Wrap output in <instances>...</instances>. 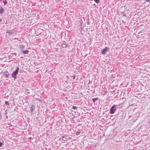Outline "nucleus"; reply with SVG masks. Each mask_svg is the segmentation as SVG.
Segmentation results:
<instances>
[{
	"mask_svg": "<svg viewBox=\"0 0 150 150\" xmlns=\"http://www.w3.org/2000/svg\"><path fill=\"white\" fill-rule=\"evenodd\" d=\"M19 69V67H18L16 70L14 71L12 74V76L14 78V79H15L16 78V75L18 73Z\"/></svg>",
	"mask_w": 150,
	"mask_h": 150,
	"instance_id": "nucleus-1",
	"label": "nucleus"
},
{
	"mask_svg": "<svg viewBox=\"0 0 150 150\" xmlns=\"http://www.w3.org/2000/svg\"><path fill=\"white\" fill-rule=\"evenodd\" d=\"M116 110V108L115 107V105H114L110 108V113L111 114H113Z\"/></svg>",
	"mask_w": 150,
	"mask_h": 150,
	"instance_id": "nucleus-2",
	"label": "nucleus"
},
{
	"mask_svg": "<svg viewBox=\"0 0 150 150\" xmlns=\"http://www.w3.org/2000/svg\"><path fill=\"white\" fill-rule=\"evenodd\" d=\"M108 48L105 47L104 48L101 50V53L103 54H105L106 52L108 50Z\"/></svg>",
	"mask_w": 150,
	"mask_h": 150,
	"instance_id": "nucleus-3",
	"label": "nucleus"
},
{
	"mask_svg": "<svg viewBox=\"0 0 150 150\" xmlns=\"http://www.w3.org/2000/svg\"><path fill=\"white\" fill-rule=\"evenodd\" d=\"M29 52L28 50H22V51L21 52V53H23V54H27Z\"/></svg>",
	"mask_w": 150,
	"mask_h": 150,
	"instance_id": "nucleus-4",
	"label": "nucleus"
},
{
	"mask_svg": "<svg viewBox=\"0 0 150 150\" xmlns=\"http://www.w3.org/2000/svg\"><path fill=\"white\" fill-rule=\"evenodd\" d=\"M9 76V74L8 72H6L5 74H4V76L5 77L8 78Z\"/></svg>",
	"mask_w": 150,
	"mask_h": 150,
	"instance_id": "nucleus-5",
	"label": "nucleus"
},
{
	"mask_svg": "<svg viewBox=\"0 0 150 150\" xmlns=\"http://www.w3.org/2000/svg\"><path fill=\"white\" fill-rule=\"evenodd\" d=\"M82 20H80L79 22V25H80V28L82 29L83 28V26L82 25Z\"/></svg>",
	"mask_w": 150,
	"mask_h": 150,
	"instance_id": "nucleus-6",
	"label": "nucleus"
},
{
	"mask_svg": "<svg viewBox=\"0 0 150 150\" xmlns=\"http://www.w3.org/2000/svg\"><path fill=\"white\" fill-rule=\"evenodd\" d=\"M4 9L2 8V7H1V8L0 9V13L1 14H2L4 11Z\"/></svg>",
	"mask_w": 150,
	"mask_h": 150,
	"instance_id": "nucleus-7",
	"label": "nucleus"
},
{
	"mask_svg": "<svg viewBox=\"0 0 150 150\" xmlns=\"http://www.w3.org/2000/svg\"><path fill=\"white\" fill-rule=\"evenodd\" d=\"M34 108H35V107L33 105H32L30 108V110H31V111L32 113L33 112V109H34Z\"/></svg>",
	"mask_w": 150,
	"mask_h": 150,
	"instance_id": "nucleus-8",
	"label": "nucleus"
},
{
	"mask_svg": "<svg viewBox=\"0 0 150 150\" xmlns=\"http://www.w3.org/2000/svg\"><path fill=\"white\" fill-rule=\"evenodd\" d=\"M25 46L23 45H20V48L22 49V50H23V49H24Z\"/></svg>",
	"mask_w": 150,
	"mask_h": 150,
	"instance_id": "nucleus-9",
	"label": "nucleus"
},
{
	"mask_svg": "<svg viewBox=\"0 0 150 150\" xmlns=\"http://www.w3.org/2000/svg\"><path fill=\"white\" fill-rule=\"evenodd\" d=\"M98 98H93L92 99V100L93 101V102H95V101L98 100Z\"/></svg>",
	"mask_w": 150,
	"mask_h": 150,
	"instance_id": "nucleus-10",
	"label": "nucleus"
},
{
	"mask_svg": "<svg viewBox=\"0 0 150 150\" xmlns=\"http://www.w3.org/2000/svg\"><path fill=\"white\" fill-rule=\"evenodd\" d=\"M7 33L9 34H13V33L10 30H8L7 31Z\"/></svg>",
	"mask_w": 150,
	"mask_h": 150,
	"instance_id": "nucleus-11",
	"label": "nucleus"
},
{
	"mask_svg": "<svg viewBox=\"0 0 150 150\" xmlns=\"http://www.w3.org/2000/svg\"><path fill=\"white\" fill-rule=\"evenodd\" d=\"M94 1L97 4L100 2V1L99 0H94Z\"/></svg>",
	"mask_w": 150,
	"mask_h": 150,
	"instance_id": "nucleus-12",
	"label": "nucleus"
},
{
	"mask_svg": "<svg viewBox=\"0 0 150 150\" xmlns=\"http://www.w3.org/2000/svg\"><path fill=\"white\" fill-rule=\"evenodd\" d=\"M3 3L4 5H6L7 4V2L6 0H3Z\"/></svg>",
	"mask_w": 150,
	"mask_h": 150,
	"instance_id": "nucleus-13",
	"label": "nucleus"
},
{
	"mask_svg": "<svg viewBox=\"0 0 150 150\" xmlns=\"http://www.w3.org/2000/svg\"><path fill=\"white\" fill-rule=\"evenodd\" d=\"M5 103L7 105H9V103H8V101H5Z\"/></svg>",
	"mask_w": 150,
	"mask_h": 150,
	"instance_id": "nucleus-14",
	"label": "nucleus"
},
{
	"mask_svg": "<svg viewBox=\"0 0 150 150\" xmlns=\"http://www.w3.org/2000/svg\"><path fill=\"white\" fill-rule=\"evenodd\" d=\"M76 106H73L72 107V109H76Z\"/></svg>",
	"mask_w": 150,
	"mask_h": 150,
	"instance_id": "nucleus-15",
	"label": "nucleus"
},
{
	"mask_svg": "<svg viewBox=\"0 0 150 150\" xmlns=\"http://www.w3.org/2000/svg\"><path fill=\"white\" fill-rule=\"evenodd\" d=\"M73 77V79H75V76H71V77Z\"/></svg>",
	"mask_w": 150,
	"mask_h": 150,
	"instance_id": "nucleus-16",
	"label": "nucleus"
},
{
	"mask_svg": "<svg viewBox=\"0 0 150 150\" xmlns=\"http://www.w3.org/2000/svg\"><path fill=\"white\" fill-rule=\"evenodd\" d=\"M3 144V143L0 142V147H1Z\"/></svg>",
	"mask_w": 150,
	"mask_h": 150,
	"instance_id": "nucleus-17",
	"label": "nucleus"
},
{
	"mask_svg": "<svg viewBox=\"0 0 150 150\" xmlns=\"http://www.w3.org/2000/svg\"><path fill=\"white\" fill-rule=\"evenodd\" d=\"M146 1L147 2H150V0H146Z\"/></svg>",
	"mask_w": 150,
	"mask_h": 150,
	"instance_id": "nucleus-18",
	"label": "nucleus"
},
{
	"mask_svg": "<svg viewBox=\"0 0 150 150\" xmlns=\"http://www.w3.org/2000/svg\"><path fill=\"white\" fill-rule=\"evenodd\" d=\"M63 140H64V141L66 140V138H64V139H63Z\"/></svg>",
	"mask_w": 150,
	"mask_h": 150,
	"instance_id": "nucleus-19",
	"label": "nucleus"
},
{
	"mask_svg": "<svg viewBox=\"0 0 150 150\" xmlns=\"http://www.w3.org/2000/svg\"><path fill=\"white\" fill-rule=\"evenodd\" d=\"M1 21V19L0 18V22Z\"/></svg>",
	"mask_w": 150,
	"mask_h": 150,
	"instance_id": "nucleus-20",
	"label": "nucleus"
},
{
	"mask_svg": "<svg viewBox=\"0 0 150 150\" xmlns=\"http://www.w3.org/2000/svg\"><path fill=\"white\" fill-rule=\"evenodd\" d=\"M16 53H14V54H15V55H16Z\"/></svg>",
	"mask_w": 150,
	"mask_h": 150,
	"instance_id": "nucleus-21",
	"label": "nucleus"
},
{
	"mask_svg": "<svg viewBox=\"0 0 150 150\" xmlns=\"http://www.w3.org/2000/svg\"><path fill=\"white\" fill-rule=\"evenodd\" d=\"M63 138H64V136H62Z\"/></svg>",
	"mask_w": 150,
	"mask_h": 150,
	"instance_id": "nucleus-22",
	"label": "nucleus"
},
{
	"mask_svg": "<svg viewBox=\"0 0 150 150\" xmlns=\"http://www.w3.org/2000/svg\"><path fill=\"white\" fill-rule=\"evenodd\" d=\"M27 93H29V92H27Z\"/></svg>",
	"mask_w": 150,
	"mask_h": 150,
	"instance_id": "nucleus-23",
	"label": "nucleus"
}]
</instances>
